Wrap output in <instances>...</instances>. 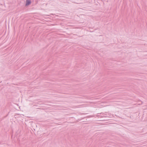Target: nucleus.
Here are the masks:
<instances>
[{
  "mask_svg": "<svg viewBox=\"0 0 147 147\" xmlns=\"http://www.w3.org/2000/svg\"><path fill=\"white\" fill-rule=\"evenodd\" d=\"M31 3L30 0H26V5H29Z\"/></svg>",
  "mask_w": 147,
  "mask_h": 147,
  "instance_id": "obj_1",
  "label": "nucleus"
}]
</instances>
